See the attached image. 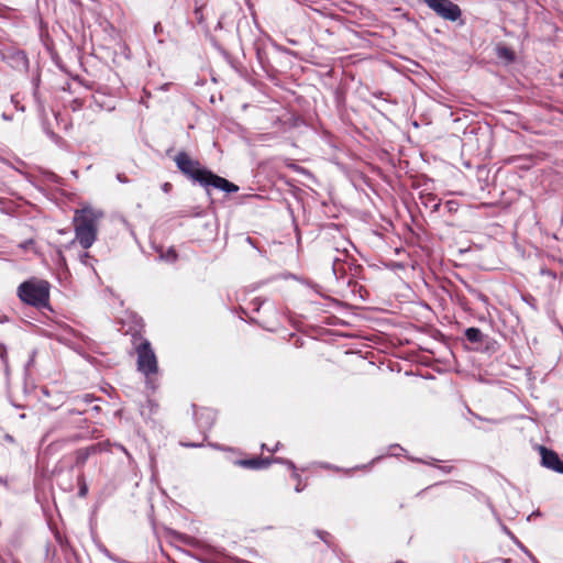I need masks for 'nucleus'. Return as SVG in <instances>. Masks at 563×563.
<instances>
[{
    "mask_svg": "<svg viewBox=\"0 0 563 563\" xmlns=\"http://www.w3.org/2000/svg\"><path fill=\"white\" fill-rule=\"evenodd\" d=\"M173 159L177 169L192 184H198L208 192L209 188H216L227 194L239 191V186L228 179L214 174L212 170L203 166L199 159L192 157L187 151H179Z\"/></svg>",
    "mask_w": 563,
    "mask_h": 563,
    "instance_id": "f257e3e1",
    "label": "nucleus"
},
{
    "mask_svg": "<svg viewBox=\"0 0 563 563\" xmlns=\"http://www.w3.org/2000/svg\"><path fill=\"white\" fill-rule=\"evenodd\" d=\"M102 216V211L89 206L75 210L73 222L76 236L70 244L78 241L82 249H89L97 239L98 221Z\"/></svg>",
    "mask_w": 563,
    "mask_h": 563,
    "instance_id": "f03ea898",
    "label": "nucleus"
},
{
    "mask_svg": "<svg viewBox=\"0 0 563 563\" xmlns=\"http://www.w3.org/2000/svg\"><path fill=\"white\" fill-rule=\"evenodd\" d=\"M137 328L128 330L126 334L131 335V343L137 354V371L144 374L147 378L152 375L157 374L158 364L154 350L151 346V342L143 336V321L137 322Z\"/></svg>",
    "mask_w": 563,
    "mask_h": 563,
    "instance_id": "7ed1b4c3",
    "label": "nucleus"
},
{
    "mask_svg": "<svg viewBox=\"0 0 563 563\" xmlns=\"http://www.w3.org/2000/svg\"><path fill=\"white\" fill-rule=\"evenodd\" d=\"M51 285L45 279L30 278L18 287V297L29 306L37 309L49 308Z\"/></svg>",
    "mask_w": 563,
    "mask_h": 563,
    "instance_id": "20e7f679",
    "label": "nucleus"
},
{
    "mask_svg": "<svg viewBox=\"0 0 563 563\" xmlns=\"http://www.w3.org/2000/svg\"><path fill=\"white\" fill-rule=\"evenodd\" d=\"M429 9H431L438 16L445 21L459 22V25L464 24L462 19V10L459 4L451 0H423Z\"/></svg>",
    "mask_w": 563,
    "mask_h": 563,
    "instance_id": "39448f33",
    "label": "nucleus"
},
{
    "mask_svg": "<svg viewBox=\"0 0 563 563\" xmlns=\"http://www.w3.org/2000/svg\"><path fill=\"white\" fill-rule=\"evenodd\" d=\"M108 445H109V442H104V443L99 442V443H93V444L85 446V448L77 449L73 453L74 463L71 464L70 470L82 468L91 455L101 453L102 451L107 450Z\"/></svg>",
    "mask_w": 563,
    "mask_h": 563,
    "instance_id": "423d86ee",
    "label": "nucleus"
},
{
    "mask_svg": "<svg viewBox=\"0 0 563 563\" xmlns=\"http://www.w3.org/2000/svg\"><path fill=\"white\" fill-rule=\"evenodd\" d=\"M444 482L435 483L424 487L416 494L417 498H427L430 503L441 504L451 496L450 490L443 488Z\"/></svg>",
    "mask_w": 563,
    "mask_h": 563,
    "instance_id": "0eeeda50",
    "label": "nucleus"
},
{
    "mask_svg": "<svg viewBox=\"0 0 563 563\" xmlns=\"http://www.w3.org/2000/svg\"><path fill=\"white\" fill-rule=\"evenodd\" d=\"M0 56L12 68L19 71H25L29 68V58L25 52L21 49L10 48L7 52L0 51Z\"/></svg>",
    "mask_w": 563,
    "mask_h": 563,
    "instance_id": "6e6552de",
    "label": "nucleus"
},
{
    "mask_svg": "<svg viewBox=\"0 0 563 563\" xmlns=\"http://www.w3.org/2000/svg\"><path fill=\"white\" fill-rule=\"evenodd\" d=\"M540 454L542 466L556 473L563 474V461L560 459L555 451L545 446H540Z\"/></svg>",
    "mask_w": 563,
    "mask_h": 563,
    "instance_id": "1a4fd4ad",
    "label": "nucleus"
},
{
    "mask_svg": "<svg viewBox=\"0 0 563 563\" xmlns=\"http://www.w3.org/2000/svg\"><path fill=\"white\" fill-rule=\"evenodd\" d=\"M235 465L244 467V468H251V470H262L267 468L271 466V461L265 457H251V459H241L236 460Z\"/></svg>",
    "mask_w": 563,
    "mask_h": 563,
    "instance_id": "9d476101",
    "label": "nucleus"
},
{
    "mask_svg": "<svg viewBox=\"0 0 563 563\" xmlns=\"http://www.w3.org/2000/svg\"><path fill=\"white\" fill-rule=\"evenodd\" d=\"M92 101L95 103V106L97 108H99L100 110H113L114 109V106L111 104V100L109 99L107 101V96L100 91H96L93 95H92Z\"/></svg>",
    "mask_w": 563,
    "mask_h": 563,
    "instance_id": "9b49d317",
    "label": "nucleus"
},
{
    "mask_svg": "<svg viewBox=\"0 0 563 563\" xmlns=\"http://www.w3.org/2000/svg\"><path fill=\"white\" fill-rule=\"evenodd\" d=\"M465 338L471 343H482L484 341L485 335L478 328H467L464 332Z\"/></svg>",
    "mask_w": 563,
    "mask_h": 563,
    "instance_id": "f8f14e48",
    "label": "nucleus"
},
{
    "mask_svg": "<svg viewBox=\"0 0 563 563\" xmlns=\"http://www.w3.org/2000/svg\"><path fill=\"white\" fill-rule=\"evenodd\" d=\"M497 56L508 62H514L516 58L515 52L505 45L497 47Z\"/></svg>",
    "mask_w": 563,
    "mask_h": 563,
    "instance_id": "ddd939ff",
    "label": "nucleus"
},
{
    "mask_svg": "<svg viewBox=\"0 0 563 563\" xmlns=\"http://www.w3.org/2000/svg\"><path fill=\"white\" fill-rule=\"evenodd\" d=\"M78 482V496L85 498L88 494V485L86 483L84 474H79L77 477Z\"/></svg>",
    "mask_w": 563,
    "mask_h": 563,
    "instance_id": "4468645a",
    "label": "nucleus"
},
{
    "mask_svg": "<svg viewBox=\"0 0 563 563\" xmlns=\"http://www.w3.org/2000/svg\"><path fill=\"white\" fill-rule=\"evenodd\" d=\"M159 257L166 262L174 263L178 258V254L174 247H169L165 253L161 252Z\"/></svg>",
    "mask_w": 563,
    "mask_h": 563,
    "instance_id": "2eb2a0df",
    "label": "nucleus"
},
{
    "mask_svg": "<svg viewBox=\"0 0 563 563\" xmlns=\"http://www.w3.org/2000/svg\"><path fill=\"white\" fill-rule=\"evenodd\" d=\"M314 533L320 538L328 547L332 545V536L324 530L317 529Z\"/></svg>",
    "mask_w": 563,
    "mask_h": 563,
    "instance_id": "dca6fc26",
    "label": "nucleus"
},
{
    "mask_svg": "<svg viewBox=\"0 0 563 563\" xmlns=\"http://www.w3.org/2000/svg\"><path fill=\"white\" fill-rule=\"evenodd\" d=\"M85 409H78V408H73V409H68L67 413L69 417L71 416H78V417H81L84 413H85ZM79 427H82V424H86L87 423V419H84V418H79Z\"/></svg>",
    "mask_w": 563,
    "mask_h": 563,
    "instance_id": "f3484780",
    "label": "nucleus"
},
{
    "mask_svg": "<svg viewBox=\"0 0 563 563\" xmlns=\"http://www.w3.org/2000/svg\"><path fill=\"white\" fill-rule=\"evenodd\" d=\"M175 539L184 542L185 544H191V541H192V538L186 536V534H181L179 532H176L174 530H169L168 531Z\"/></svg>",
    "mask_w": 563,
    "mask_h": 563,
    "instance_id": "a211bd4d",
    "label": "nucleus"
},
{
    "mask_svg": "<svg viewBox=\"0 0 563 563\" xmlns=\"http://www.w3.org/2000/svg\"><path fill=\"white\" fill-rule=\"evenodd\" d=\"M33 84H34V91H33V96L38 104V107L43 108V103L41 101V98H40V92H38V85H40V77L37 76L36 78L33 79Z\"/></svg>",
    "mask_w": 563,
    "mask_h": 563,
    "instance_id": "6ab92c4d",
    "label": "nucleus"
},
{
    "mask_svg": "<svg viewBox=\"0 0 563 563\" xmlns=\"http://www.w3.org/2000/svg\"><path fill=\"white\" fill-rule=\"evenodd\" d=\"M99 398H97L93 394H85L80 397H77V400L85 404V405H89L91 404L92 401L95 400H98Z\"/></svg>",
    "mask_w": 563,
    "mask_h": 563,
    "instance_id": "aec40b11",
    "label": "nucleus"
},
{
    "mask_svg": "<svg viewBox=\"0 0 563 563\" xmlns=\"http://www.w3.org/2000/svg\"><path fill=\"white\" fill-rule=\"evenodd\" d=\"M341 260L335 257L333 260V264H332V272L334 274L335 277H339L340 276H343L344 272L341 271V267L339 266Z\"/></svg>",
    "mask_w": 563,
    "mask_h": 563,
    "instance_id": "412c9836",
    "label": "nucleus"
},
{
    "mask_svg": "<svg viewBox=\"0 0 563 563\" xmlns=\"http://www.w3.org/2000/svg\"><path fill=\"white\" fill-rule=\"evenodd\" d=\"M203 9L205 8H194V14H195V18H196V21L198 24H202L205 22V18H203Z\"/></svg>",
    "mask_w": 563,
    "mask_h": 563,
    "instance_id": "4be33fe9",
    "label": "nucleus"
},
{
    "mask_svg": "<svg viewBox=\"0 0 563 563\" xmlns=\"http://www.w3.org/2000/svg\"><path fill=\"white\" fill-rule=\"evenodd\" d=\"M445 208L450 213L456 212L459 209V202L455 200H449L445 202Z\"/></svg>",
    "mask_w": 563,
    "mask_h": 563,
    "instance_id": "5701e85b",
    "label": "nucleus"
},
{
    "mask_svg": "<svg viewBox=\"0 0 563 563\" xmlns=\"http://www.w3.org/2000/svg\"><path fill=\"white\" fill-rule=\"evenodd\" d=\"M280 445H282V444H280V442H277V443L275 444V446H269V448H268L265 443H263V444L261 445V449H262V450H267L268 452H272V453H276V452L279 450Z\"/></svg>",
    "mask_w": 563,
    "mask_h": 563,
    "instance_id": "b1692460",
    "label": "nucleus"
},
{
    "mask_svg": "<svg viewBox=\"0 0 563 563\" xmlns=\"http://www.w3.org/2000/svg\"><path fill=\"white\" fill-rule=\"evenodd\" d=\"M540 274L543 275V276L551 277L553 279L556 278V274L553 271L549 269V268H541Z\"/></svg>",
    "mask_w": 563,
    "mask_h": 563,
    "instance_id": "393cba45",
    "label": "nucleus"
},
{
    "mask_svg": "<svg viewBox=\"0 0 563 563\" xmlns=\"http://www.w3.org/2000/svg\"><path fill=\"white\" fill-rule=\"evenodd\" d=\"M189 2L194 5V8H205L207 4L206 0H189Z\"/></svg>",
    "mask_w": 563,
    "mask_h": 563,
    "instance_id": "a878e982",
    "label": "nucleus"
},
{
    "mask_svg": "<svg viewBox=\"0 0 563 563\" xmlns=\"http://www.w3.org/2000/svg\"><path fill=\"white\" fill-rule=\"evenodd\" d=\"M266 459H268L271 461V465L274 463L284 464V462L286 461V459H284V457L267 456Z\"/></svg>",
    "mask_w": 563,
    "mask_h": 563,
    "instance_id": "bb28decb",
    "label": "nucleus"
},
{
    "mask_svg": "<svg viewBox=\"0 0 563 563\" xmlns=\"http://www.w3.org/2000/svg\"><path fill=\"white\" fill-rule=\"evenodd\" d=\"M263 54H264V52L262 51V48L257 46L256 47V57H257L258 62L261 63V65L264 67Z\"/></svg>",
    "mask_w": 563,
    "mask_h": 563,
    "instance_id": "cd10ccee",
    "label": "nucleus"
},
{
    "mask_svg": "<svg viewBox=\"0 0 563 563\" xmlns=\"http://www.w3.org/2000/svg\"><path fill=\"white\" fill-rule=\"evenodd\" d=\"M173 189V185L168 181L164 183L162 185V190L165 192V194H168L170 192V190Z\"/></svg>",
    "mask_w": 563,
    "mask_h": 563,
    "instance_id": "c85d7f7f",
    "label": "nucleus"
},
{
    "mask_svg": "<svg viewBox=\"0 0 563 563\" xmlns=\"http://www.w3.org/2000/svg\"><path fill=\"white\" fill-rule=\"evenodd\" d=\"M34 244V240L33 239H29L26 240L25 242H23L20 246L24 250L29 249L30 245H33Z\"/></svg>",
    "mask_w": 563,
    "mask_h": 563,
    "instance_id": "c756f323",
    "label": "nucleus"
},
{
    "mask_svg": "<svg viewBox=\"0 0 563 563\" xmlns=\"http://www.w3.org/2000/svg\"><path fill=\"white\" fill-rule=\"evenodd\" d=\"M284 465H286L291 471H296L297 470L295 463L292 461H290V460L286 459V461L284 462Z\"/></svg>",
    "mask_w": 563,
    "mask_h": 563,
    "instance_id": "7c9ffc66",
    "label": "nucleus"
},
{
    "mask_svg": "<svg viewBox=\"0 0 563 563\" xmlns=\"http://www.w3.org/2000/svg\"><path fill=\"white\" fill-rule=\"evenodd\" d=\"M440 470L445 473V474H449L453 471V466H440Z\"/></svg>",
    "mask_w": 563,
    "mask_h": 563,
    "instance_id": "2f4dec72",
    "label": "nucleus"
},
{
    "mask_svg": "<svg viewBox=\"0 0 563 563\" xmlns=\"http://www.w3.org/2000/svg\"><path fill=\"white\" fill-rule=\"evenodd\" d=\"M411 461L417 462V463H423V464L432 465V463L426 462L422 459L412 457Z\"/></svg>",
    "mask_w": 563,
    "mask_h": 563,
    "instance_id": "473e14b6",
    "label": "nucleus"
},
{
    "mask_svg": "<svg viewBox=\"0 0 563 563\" xmlns=\"http://www.w3.org/2000/svg\"><path fill=\"white\" fill-rule=\"evenodd\" d=\"M89 258V253L88 252H84L81 255H80V261L82 263H86V260Z\"/></svg>",
    "mask_w": 563,
    "mask_h": 563,
    "instance_id": "72a5a7b5",
    "label": "nucleus"
},
{
    "mask_svg": "<svg viewBox=\"0 0 563 563\" xmlns=\"http://www.w3.org/2000/svg\"><path fill=\"white\" fill-rule=\"evenodd\" d=\"M82 438H84V435L76 434V435H73V437L70 438V440H71V441H79V440H80V439H82Z\"/></svg>",
    "mask_w": 563,
    "mask_h": 563,
    "instance_id": "f704fd0d",
    "label": "nucleus"
},
{
    "mask_svg": "<svg viewBox=\"0 0 563 563\" xmlns=\"http://www.w3.org/2000/svg\"><path fill=\"white\" fill-rule=\"evenodd\" d=\"M292 477L294 479H297L298 482H300V475L297 473V470L296 471H292Z\"/></svg>",
    "mask_w": 563,
    "mask_h": 563,
    "instance_id": "c9c22d12",
    "label": "nucleus"
},
{
    "mask_svg": "<svg viewBox=\"0 0 563 563\" xmlns=\"http://www.w3.org/2000/svg\"><path fill=\"white\" fill-rule=\"evenodd\" d=\"M92 411H95L96 413H100L101 412V407L96 405L92 407Z\"/></svg>",
    "mask_w": 563,
    "mask_h": 563,
    "instance_id": "e433bc0d",
    "label": "nucleus"
},
{
    "mask_svg": "<svg viewBox=\"0 0 563 563\" xmlns=\"http://www.w3.org/2000/svg\"><path fill=\"white\" fill-rule=\"evenodd\" d=\"M440 208V202H437L434 206H433V211H438Z\"/></svg>",
    "mask_w": 563,
    "mask_h": 563,
    "instance_id": "4c0bfd02",
    "label": "nucleus"
},
{
    "mask_svg": "<svg viewBox=\"0 0 563 563\" xmlns=\"http://www.w3.org/2000/svg\"><path fill=\"white\" fill-rule=\"evenodd\" d=\"M173 151H174V148H173V147L168 148V150L166 151V155H167V156H170V154H172V152H173Z\"/></svg>",
    "mask_w": 563,
    "mask_h": 563,
    "instance_id": "58836bf2",
    "label": "nucleus"
},
{
    "mask_svg": "<svg viewBox=\"0 0 563 563\" xmlns=\"http://www.w3.org/2000/svg\"><path fill=\"white\" fill-rule=\"evenodd\" d=\"M295 489H296V492H298V493L302 490V488L300 487V484H299V483H298V485L296 486V488H295Z\"/></svg>",
    "mask_w": 563,
    "mask_h": 563,
    "instance_id": "ea45409f",
    "label": "nucleus"
}]
</instances>
